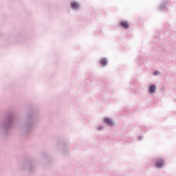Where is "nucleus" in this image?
I'll list each match as a JSON object with an SVG mask.
<instances>
[{"label":"nucleus","mask_w":176,"mask_h":176,"mask_svg":"<svg viewBox=\"0 0 176 176\" xmlns=\"http://www.w3.org/2000/svg\"><path fill=\"white\" fill-rule=\"evenodd\" d=\"M100 64H102L103 67H104V65H107V60L105 58H102L100 60Z\"/></svg>","instance_id":"6"},{"label":"nucleus","mask_w":176,"mask_h":176,"mask_svg":"<svg viewBox=\"0 0 176 176\" xmlns=\"http://www.w3.org/2000/svg\"><path fill=\"white\" fill-rule=\"evenodd\" d=\"M160 73H159V72H154V76H157V75H158Z\"/></svg>","instance_id":"7"},{"label":"nucleus","mask_w":176,"mask_h":176,"mask_svg":"<svg viewBox=\"0 0 176 176\" xmlns=\"http://www.w3.org/2000/svg\"><path fill=\"white\" fill-rule=\"evenodd\" d=\"M104 121L106 124H107L109 126H113V122L111 121V120L109 118H105L104 119Z\"/></svg>","instance_id":"3"},{"label":"nucleus","mask_w":176,"mask_h":176,"mask_svg":"<svg viewBox=\"0 0 176 176\" xmlns=\"http://www.w3.org/2000/svg\"><path fill=\"white\" fill-rule=\"evenodd\" d=\"M155 91H156L155 86L154 85H151L150 87H149L150 94H153L155 92Z\"/></svg>","instance_id":"4"},{"label":"nucleus","mask_w":176,"mask_h":176,"mask_svg":"<svg viewBox=\"0 0 176 176\" xmlns=\"http://www.w3.org/2000/svg\"><path fill=\"white\" fill-rule=\"evenodd\" d=\"M78 4L76 2H73L71 3V7L74 9H77L78 8Z\"/></svg>","instance_id":"5"},{"label":"nucleus","mask_w":176,"mask_h":176,"mask_svg":"<svg viewBox=\"0 0 176 176\" xmlns=\"http://www.w3.org/2000/svg\"><path fill=\"white\" fill-rule=\"evenodd\" d=\"M164 165V161L163 159H159L157 160L155 166L159 168H162Z\"/></svg>","instance_id":"1"},{"label":"nucleus","mask_w":176,"mask_h":176,"mask_svg":"<svg viewBox=\"0 0 176 176\" xmlns=\"http://www.w3.org/2000/svg\"><path fill=\"white\" fill-rule=\"evenodd\" d=\"M120 25H121V27H122V28H124V29H127L129 27L128 22L124 21H121L120 23Z\"/></svg>","instance_id":"2"}]
</instances>
